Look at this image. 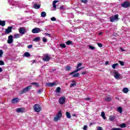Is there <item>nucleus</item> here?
Masks as SVG:
<instances>
[{
	"label": "nucleus",
	"mask_w": 130,
	"mask_h": 130,
	"mask_svg": "<svg viewBox=\"0 0 130 130\" xmlns=\"http://www.w3.org/2000/svg\"><path fill=\"white\" fill-rule=\"evenodd\" d=\"M121 7H122V8H128V7H129V3L128 2H124L121 4Z\"/></svg>",
	"instance_id": "nucleus-13"
},
{
	"label": "nucleus",
	"mask_w": 130,
	"mask_h": 130,
	"mask_svg": "<svg viewBox=\"0 0 130 130\" xmlns=\"http://www.w3.org/2000/svg\"><path fill=\"white\" fill-rule=\"evenodd\" d=\"M25 111V109L23 108H17L16 109V112L18 113H20V112H24Z\"/></svg>",
	"instance_id": "nucleus-15"
},
{
	"label": "nucleus",
	"mask_w": 130,
	"mask_h": 130,
	"mask_svg": "<svg viewBox=\"0 0 130 130\" xmlns=\"http://www.w3.org/2000/svg\"><path fill=\"white\" fill-rule=\"evenodd\" d=\"M60 92V87H58L56 90V93H59Z\"/></svg>",
	"instance_id": "nucleus-38"
},
{
	"label": "nucleus",
	"mask_w": 130,
	"mask_h": 130,
	"mask_svg": "<svg viewBox=\"0 0 130 130\" xmlns=\"http://www.w3.org/2000/svg\"><path fill=\"white\" fill-rule=\"evenodd\" d=\"M8 2L10 5V6H18V5L19 4V2H14L13 0H8Z\"/></svg>",
	"instance_id": "nucleus-8"
},
{
	"label": "nucleus",
	"mask_w": 130,
	"mask_h": 130,
	"mask_svg": "<svg viewBox=\"0 0 130 130\" xmlns=\"http://www.w3.org/2000/svg\"><path fill=\"white\" fill-rule=\"evenodd\" d=\"M120 49L122 51H125V50H124V49H123L122 48H120Z\"/></svg>",
	"instance_id": "nucleus-59"
},
{
	"label": "nucleus",
	"mask_w": 130,
	"mask_h": 130,
	"mask_svg": "<svg viewBox=\"0 0 130 130\" xmlns=\"http://www.w3.org/2000/svg\"><path fill=\"white\" fill-rule=\"evenodd\" d=\"M41 16L43 18L46 17V13L45 12H42L41 14Z\"/></svg>",
	"instance_id": "nucleus-24"
},
{
	"label": "nucleus",
	"mask_w": 130,
	"mask_h": 130,
	"mask_svg": "<svg viewBox=\"0 0 130 130\" xmlns=\"http://www.w3.org/2000/svg\"><path fill=\"white\" fill-rule=\"evenodd\" d=\"M0 66H5V62L3 60H0Z\"/></svg>",
	"instance_id": "nucleus-40"
},
{
	"label": "nucleus",
	"mask_w": 130,
	"mask_h": 130,
	"mask_svg": "<svg viewBox=\"0 0 130 130\" xmlns=\"http://www.w3.org/2000/svg\"><path fill=\"white\" fill-rule=\"evenodd\" d=\"M31 88H32V86H31L30 85L25 87L22 90L21 94H23L24 93H27V92H28V91H30V90H31Z\"/></svg>",
	"instance_id": "nucleus-6"
},
{
	"label": "nucleus",
	"mask_w": 130,
	"mask_h": 130,
	"mask_svg": "<svg viewBox=\"0 0 130 130\" xmlns=\"http://www.w3.org/2000/svg\"><path fill=\"white\" fill-rule=\"evenodd\" d=\"M8 44H12L14 42V39H13V36L11 35L8 37V40L7 41Z\"/></svg>",
	"instance_id": "nucleus-10"
},
{
	"label": "nucleus",
	"mask_w": 130,
	"mask_h": 130,
	"mask_svg": "<svg viewBox=\"0 0 130 130\" xmlns=\"http://www.w3.org/2000/svg\"><path fill=\"white\" fill-rule=\"evenodd\" d=\"M98 130H103V129H102V128L101 127L99 126L98 127Z\"/></svg>",
	"instance_id": "nucleus-57"
},
{
	"label": "nucleus",
	"mask_w": 130,
	"mask_h": 130,
	"mask_svg": "<svg viewBox=\"0 0 130 130\" xmlns=\"http://www.w3.org/2000/svg\"><path fill=\"white\" fill-rule=\"evenodd\" d=\"M43 31V30L40 29V28L35 27L31 30L32 33L34 34H37V33H40V32Z\"/></svg>",
	"instance_id": "nucleus-2"
},
{
	"label": "nucleus",
	"mask_w": 130,
	"mask_h": 130,
	"mask_svg": "<svg viewBox=\"0 0 130 130\" xmlns=\"http://www.w3.org/2000/svg\"><path fill=\"white\" fill-rule=\"evenodd\" d=\"M72 83L71 84L70 87L72 88L73 87H75V86H77V82L75 80L72 81Z\"/></svg>",
	"instance_id": "nucleus-19"
},
{
	"label": "nucleus",
	"mask_w": 130,
	"mask_h": 130,
	"mask_svg": "<svg viewBox=\"0 0 130 130\" xmlns=\"http://www.w3.org/2000/svg\"><path fill=\"white\" fill-rule=\"evenodd\" d=\"M3 54H4V51L3 50H0V57H3Z\"/></svg>",
	"instance_id": "nucleus-39"
},
{
	"label": "nucleus",
	"mask_w": 130,
	"mask_h": 130,
	"mask_svg": "<svg viewBox=\"0 0 130 130\" xmlns=\"http://www.w3.org/2000/svg\"><path fill=\"white\" fill-rule=\"evenodd\" d=\"M106 64H108V61L106 62Z\"/></svg>",
	"instance_id": "nucleus-63"
},
{
	"label": "nucleus",
	"mask_w": 130,
	"mask_h": 130,
	"mask_svg": "<svg viewBox=\"0 0 130 130\" xmlns=\"http://www.w3.org/2000/svg\"><path fill=\"white\" fill-rule=\"evenodd\" d=\"M35 2L32 3L34 4L33 8L34 9H36V10H38L39 9H40V1L39 0H34Z\"/></svg>",
	"instance_id": "nucleus-1"
},
{
	"label": "nucleus",
	"mask_w": 130,
	"mask_h": 130,
	"mask_svg": "<svg viewBox=\"0 0 130 130\" xmlns=\"http://www.w3.org/2000/svg\"><path fill=\"white\" fill-rule=\"evenodd\" d=\"M80 67H82V63H79L78 64L77 69H78V68H80Z\"/></svg>",
	"instance_id": "nucleus-50"
},
{
	"label": "nucleus",
	"mask_w": 130,
	"mask_h": 130,
	"mask_svg": "<svg viewBox=\"0 0 130 130\" xmlns=\"http://www.w3.org/2000/svg\"><path fill=\"white\" fill-rule=\"evenodd\" d=\"M18 101H19V98H16L12 100V103L15 104V103H18Z\"/></svg>",
	"instance_id": "nucleus-16"
},
{
	"label": "nucleus",
	"mask_w": 130,
	"mask_h": 130,
	"mask_svg": "<svg viewBox=\"0 0 130 130\" xmlns=\"http://www.w3.org/2000/svg\"><path fill=\"white\" fill-rule=\"evenodd\" d=\"M72 116L75 117L76 116V115L75 114H72Z\"/></svg>",
	"instance_id": "nucleus-62"
},
{
	"label": "nucleus",
	"mask_w": 130,
	"mask_h": 130,
	"mask_svg": "<svg viewBox=\"0 0 130 130\" xmlns=\"http://www.w3.org/2000/svg\"><path fill=\"white\" fill-rule=\"evenodd\" d=\"M44 35H46V36H48V37H51V35L49 34H47V33H45Z\"/></svg>",
	"instance_id": "nucleus-45"
},
{
	"label": "nucleus",
	"mask_w": 130,
	"mask_h": 130,
	"mask_svg": "<svg viewBox=\"0 0 130 130\" xmlns=\"http://www.w3.org/2000/svg\"><path fill=\"white\" fill-rule=\"evenodd\" d=\"M46 86L47 87H53V86H56V83L53 82V83H47L46 84Z\"/></svg>",
	"instance_id": "nucleus-14"
},
{
	"label": "nucleus",
	"mask_w": 130,
	"mask_h": 130,
	"mask_svg": "<svg viewBox=\"0 0 130 130\" xmlns=\"http://www.w3.org/2000/svg\"><path fill=\"white\" fill-rule=\"evenodd\" d=\"M114 77L116 80H120V79H121V76H120V74L118 73V72L116 71L114 72Z\"/></svg>",
	"instance_id": "nucleus-4"
},
{
	"label": "nucleus",
	"mask_w": 130,
	"mask_h": 130,
	"mask_svg": "<svg viewBox=\"0 0 130 130\" xmlns=\"http://www.w3.org/2000/svg\"><path fill=\"white\" fill-rule=\"evenodd\" d=\"M89 47L90 49H91L92 50H94V49H95V47L92 46H89Z\"/></svg>",
	"instance_id": "nucleus-46"
},
{
	"label": "nucleus",
	"mask_w": 130,
	"mask_h": 130,
	"mask_svg": "<svg viewBox=\"0 0 130 130\" xmlns=\"http://www.w3.org/2000/svg\"><path fill=\"white\" fill-rule=\"evenodd\" d=\"M82 3H84V4H86L87 3V0H81Z\"/></svg>",
	"instance_id": "nucleus-54"
},
{
	"label": "nucleus",
	"mask_w": 130,
	"mask_h": 130,
	"mask_svg": "<svg viewBox=\"0 0 130 130\" xmlns=\"http://www.w3.org/2000/svg\"><path fill=\"white\" fill-rule=\"evenodd\" d=\"M67 46H66V44H60V47L61 48H66Z\"/></svg>",
	"instance_id": "nucleus-35"
},
{
	"label": "nucleus",
	"mask_w": 130,
	"mask_h": 130,
	"mask_svg": "<svg viewBox=\"0 0 130 130\" xmlns=\"http://www.w3.org/2000/svg\"><path fill=\"white\" fill-rule=\"evenodd\" d=\"M66 102V97L62 96L59 100V103L60 104H63Z\"/></svg>",
	"instance_id": "nucleus-12"
},
{
	"label": "nucleus",
	"mask_w": 130,
	"mask_h": 130,
	"mask_svg": "<svg viewBox=\"0 0 130 130\" xmlns=\"http://www.w3.org/2000/svg\"><path fill=\"white\" fill-rule=\"evenodd\" d=\"M101 34H102V32H100L99 33V35H101Z\"/></svg>",
	"instance_id": "nucleus-64"
},
{
	"label": "nucleus",
	"mask_w": 130,
	"mask_h": 130,
	"mask_svg": "<svg viewBox=\"0 0 130 130\" xmlns=\"http://www.w3.org/2000/svg\"><path fill=\"white\" fill-rule=\"evenodd\" d=\"M40 40V37H37L35 38L33 40V41H36V42L39 41Z\"/></svg>",
	"instance_id": "nucleus-36"
},
{
	"label": "nucleus",
	"mask_w": 130,
	"mask_h": 130,
	"mask_svg": "<svg viewBox=\"0 0 130 130\" xmlns=\"http://www.w3.org/2000/svg\"><path fill=\"white\" fill-rule=\"evenodd\" d=\"M73 78H77V77H80V74L76 73L75 74H73Z\"/></svg>",
	"instance_id": "nucleus-34"
},
{
	"label": "nucleus",
	"mask_w": 130,
	"mask_h": 130,
	"mask_svg": "<svg viewBox=\"0 0 130 130\" xmlns=\"http://www.w3.org/2000/svg\"><path fill=\"white\" fill-rule=\"evenodd\" d=\"M23 56H25V57H29V56H30V53L26 52L24 54Z\"/></svg>",
	"instance_id": "nucleus-27"
},
{
	"label": "nucleus",
	"mask_w": 130,
	"mask_h": 130,
	"mask_svg": "<svg viewBox=\"0 0 130 130\" xmlns=\"http://www.w3.org/2000/svg\"><path fill=\"white\" fill-rule=\"evenodd\" d=\"M14 38H20L21 37V35L20 34H16L14 36Z\"/></svg>",
	"instance_id": "nucleus-33"
},
{
	"label": "nucleus",
	"mask_w": 130,
	"mask_h": 130,
	"mask_svg": "<svg viewBox=\"0 0 130 130\" xmlns=\"http://www.w3.org/2000/svg\"><path fill=\"white\" fill-rule=\"evenodd\" d=\"M3 72V69L2 68H0V73H2Z\"/></svg>",
	"instance_id": "nucleus-60"
},
{
	"label": "nucleus",
	"mask_w": 130,
	"mask_h": 130,
	"mask_svg": "<svg viewBox=\"0 0 130 130\" xmlns=\"http://www.w3.org/2000/svg\"><path fill=\"white\" fill-rule=\"evenodd\" d=\"M43 42L46 43L47 42V39L45 38H43Z\"/></svg>",
	"instance_id": "nucleus-43"
},
{
	"label": "nucleus",
	"mask_w": 130,
	"mask_h": 130,
	"mask_svg": "<svg viewBox=\"0 0 130 130\" xmlns=\"http://www.w3.org/2000/svg\"><path fill=\"white\" fill-rule=\"evenodd\" d=\"M12 29H13V27L9 26L7 28L5 29V34H10L12 32Z\"/></svg>",
	"instance_id": "nucleus-11"
},
{
	"label": "nucleus",
	"mask_w": 130,
	"mask_h": 130,
	"mask_svg": "<svg viewBox=\"0 0 130 130\" xmlns=\"http://www.w3.org/2000/svg\"><path fill=\"white\" fill-rule=\"evenodd\" d=\"M117 111L120 113H122V108L121 107H119L117 108Z\"/></svg>",
	"instance_id": "nucleus-20"
},
{
	"label": "nucleus",
	"mask_w": 130,
	"mask_h": 130,
	"mask_svg": "<svg viewBox=\"0 0 130 130\" xmlns=\"http://www.w3.org/2000/svg\"><path fill=\"white\" fill-rule=\"evenodd\" d=\"M43 60H44V61H49V60H50V56L48 54H45Z\"/></svg>",
	"instance_id": "nucleus-9"
},
{
	"label": "nucleus",
	"mask_w": 130,
	"mask_h": 130,
	"mask_svg": "<svg viewBox=\"0 0 130 130\" xmlns=\"http://www.w3.org/2000/svg\"><path fill=\"white\" fill-rule=\"evenodd\" d=\"M51 20L52 21H56V18H55V17H52V18H51Z\"/></svg>",
	"instance_id": "nucleus-52"
},
{
	"label": "nucleus",
	"mask_w": 130,
	"mask_h": 130,
	"mask_svg": "<svg viewBox=\"0 0 130 130\" xmlns=\"http://www.w3.org/2000/svg\"><path fill=\"white\" fill-rule=\"evenodd\" d=\"M66 116L67 118H71V117H72L71 116V113H70L69 112H66Z\"/></svg>",
	"instance_id": "nucleus-23"
},
{
	"label": "nucleus",
	"mask_w": 130,
	"mask_h": 130,
	"mask_svg": "<svg viewBox=\"0 0 130 130\" xmlns=\"http://www.w3.org/2000/svg\"><path fill=\"white\" fill-rule=\"evenodd\" d=\"M0 26H2V27L6 26V21L0 20Z\"/></svg>",
	"instance_id": "nucleus-18"
},
{
	"label": "nucleus",
	"mask_w": 130,
	"mask_h": 130,
	"mask_svg": "<svg viewBox=\"0 0 130 130\" xmlns=\"http://www.w3.org/2000/svg\"><path fill=\"white\" fill-rule=\"evenodd\" d=\"M30 85H34L36 87H39V84H38V83L36 82H32L30 83Z\"/></svg>",
	"instance_id": "nucleus-31"
},
{
	"label": "nucleus",
	"mask_w": 130,
	"mask_h": 130,
	"mask_svg": "<svg viewBox=\"0 0 130 130\" xmlns=\"http://www.w3.org/2000/svg\"><path fill=\"white\" fill-rule=\"evenodd\" d=\"M66 44L67 45H73V42H72L71 41H68L66 42Z\"/></svg>",
	"instance_id": "nucleus-26"
},
{
	"label": "nucleus",
	"mask_w": 130,
	"mask_h": 130,
	"mask_svg": "<svg viewBox=\"0 0 130 130\" xmlns=\"http://www.w3.org/2000/svg\"><path fill=\"white\" fill-rule=\"evenodd\" d=\"M64 8V6H62L60 7V10H63Z\"/></svg>",
	"instance_id": "nucleus-55"
},
{
	"label": "nucleus",
	"mask_w": 130,
	"mask_h": 130,
	"mask_svg": "<svg viewBox=\"0 0 130 130\" xmlns=\"http://www.w3.org/2000/svg\"><path fill=\"white\" fill-rule=\"evenodd\" d=\"M101 116L103 117L104 119H106V117H105V113H104V112H102Z\"/></svg>",
	"instance_id": "nucleus-29"
},
{
	"label": "nucleus",
	"mask_w": 130,
	"mask_h": 130,
	"mask_svg": "<svg viewBox=\"0 0 130 130\" xmlns=\"http://www.w3.org/2000/svg\"><path fill=\"white\" fill-rule=\"evenodd\" d=\"M43 92V89H40L38 91V92L40 94L41 92Z\"/></svg>",
	"instance_id": "nucleus-49"
},
{
	"label": "nucleus",
	"mask_w": 130,
	"mask_h": 130,
	"mask_svg": "<svg viewBox=\"0 0 130 130\" xmlns=\"http://www.w3.org/2000/svg\"><path fill=\"white\" fill-rule=\"evenodd\" d=\"M98 45L99 47H102V44H101V43H98Z\"/></svg>",
	"instance_id": "nucleus-53"
},
{
	"label": "nucleus",
	"mask_w": 130,
	"mask_h": 130,
	"mask_svg": "<svg viewBox=\"0 0 130 130\" xmlns=\"http://www.w3.org/2000/svg\"><path fill=\"white\" fill-rule=\"evenodd\" d=\"M59 119L60 118L57 116H56L55 117H54V121H57L58 120H59Z\"/></svg>",
	"instance_id": "nucleus-37"
},
{
	"label": "nucleus",
	"mask_w": 130,
	"mask_h": 130,
	"mask_svg": "<svg viewBox=\"0 0 130 130\" xmlns=\"http://www.w3.org/2000/svg\"><path fill=\"white\" fill-rule=\"evenodd\" d=\"M82 75H86V73L85 72L82 73Z\"/></svg>",
	"instance_id": "nucleus-61"
},
{
	"label": "nucleus",
	"mask_w": 130,
	"mask_h": 130,
	"mask_svg": "<svg viewBox=\"0 0 130 130\" xmlns=\"http://www.w3.org/2000/svg\"><path fill=\"white\" fill-rule=\"evenodd\" d=\"M84 68V67H82V68H77L78 69V70H79V71H81V70H82V69H83Z\"/></svg>",
	"instance_id": "nucleus-58"
},
{
	"label": "nucleus",
	"mask_w": 130,
	"mask_h": 130,
	"mask_svg": "<svg viewBox=\"0 0 130 130\" xmlns=\"http://www.w3.org/2000/svg\"><path fill=\"white\" fill-rule=\"evenodd\" d=\"M110 21L111 22H115V21L118 20V14L112 16L110 18Z\"/></svg>",
	"instance_id": "nucleus-5"
},
{
	"label": "nucleus",
	"mask_w": 130,
	"mask_h": 130,
	"mask_svg": "<svg viewBox=\"0 0 130 130\" xmlns=\"http://www.w3.org/2000/svg\"><path fill=\"white\" fill-rule=\"evenodd\" d=\"M91 99V98H84V100H86V101H89Z\"/></svg>",
	"instance_id": "nucleus-51"
},
{
	"label": "nucleus",
	"mask_w": 130,
	"mask_h": 130,
	"mask_svg": "<svg viewBox=\"0 0 130 130\" xmlns=\"http://www.w3.org/2000/svg\"><path fill=\"white\" fill-rule=\"evenodd\" d=\"M66 71H71V67H70L67 66V67H66Z\"/></svg>",
	"instance_id": "nucleus-44"
},
{
	"label": "nucleus",
	"mask_w": 130,
	"mask_h": 130,
	"mask_svg": "<svg viewBox=\"0 0 130 130\" xmlns=\"http://www.w3.org/2000/svg\"><path fill=\"white\" fill-rule=\"evenodd\" d=\"M111 98L109 97L105 99L106 101H111Z\"/></svg>",
	"instance_id": "nucleus-48"
},
{
	"label": "nucleus",
	"mask_w": 130,
	"mask_h": 130,
	"mask_svg": "<svg viewBox=\"0 0 130 130\" xmlns=\"http://www.w3.org/2000/svg\"><path fill=\"white\" fill-rule=\"evenodd\" d=\"M111 130H122L120 128H113Z\"/></svg>",
	"instance_id": "nucleus-47"
},
{
	"label": "nucleus",
	"mask_w": 130,
	"mask_h": 130,
	"mask_svg": "<svg viewBox=\"0 0 130 130\" xmlns=\"http://www.w3.org/2000/svg\"><path fill=\"white\" fill-rule=\"evenodd\" d=\"M128 91H129V90L126 87L124 88L122 90V92L125 93H128Z\"/></svg>",
	"instance_id": "nucleus-21"
},
{
	"label": "nucleus",
	"mask_w": 130,
	"mask_h": 130,
	"mask_svg": "<svg viewBox=\"0 0 130 130\" xmlns=\"http://www.w3.org/2000/svg\"><path fill=\"white\" fill-rule=\"evenodd\" d=\"M118 63H115V64H113L112 66V68H113V69H115V68H116V67H118Z\"/></svg>",
	"instance_id": "nucleus-32"
},
{
	"label": "nucleus",
	"mask_w": 130,
	"mask_h": 130,
	"mask_svg": "<svg viewBox=\"0 0 130 130\" xmlns=\"http://www.w3.org/2000/svg\"><path fill=\"white\" fill-rule=\"evenodd\" d=\"M110 121H113L115 119V116H110L109 118Z\"/></svg>",
	"instance_id": "nucleus-22"
},
{
	"label": "nucleus",
	"mask_w": 130,
	"mask_h": 130,
	"mask_svg": "<svg viewBox=\"0 0 130 130\" xmlns=\"http://www.w3.org/2000/svg\"><path fill=\"white\" fill-rule=\"evenodd\" d=\"M83 129H84V130L88 129V126H87L86 125H84L83 126Z\"/></svg>",
	"instance_id": "nucleus-42"
},
{
	"label": "nucleus",
	"mask_w": 130,
	"mask_h": 130,
	"mask_svg": "<svg viewBox=\"0 0 130 130\" xmlns=\"http://www.w3.org/2000/svg\"><path fill=\"white\" fill-rule=\"evenodd\" d=\"M34 109L36 112H39V111L41 110V108L40 107V105H39V104H37L34 105Z\"/></svg>",
	"instance_id": "nucleus-3"
},
{
	"label": "nucleus",
	"mask_w": 130,
	"mask_h": 130,
	"mask_svg": "<svg viewBox=\"0 0 130 130\" xmlns=\"http://www.w3.org/2000/svg\"><path fill=\"white\" fill-rule=\"evenodd\" d=\"M19 32L20 34H21V35H24V34H25V33H26L27 31L26 30V28L24 27H20L19 29Z\"/></svg>",
	"instance_id": "nucleus-7"
},
{
	"label": "nucleus",
	"mask_w": 130,
	"mask_h": 130,
	"mask_svg": "<svg viewBox=\"0 0 130 130\" xmlns=\"http://www.w3.org/2000/svg\"><path fill=\"white\" fill-rule=\"evenodd\" d=\"M56 3H58V1H54L53 2V8H54V11H55L56 9Z\"/></svg>",
	"instance_id": "nucleus-17"
},
{
	"label": "nucleus",
	"mask_w": 130,
	"mask_h": 130,
	"mask_svg": "<svg viewBox=\"0 0 130 130\" xmlns=\"http://www.w3.org/2000/svg\"><path fill=\"white\" fill-rule=\"evenodd\" d=\"M32 45H29L27 46V48H32Z\"/></svg>",
	"instance_id": "nucleus-56"
},
{
	"label": "nucleus",
	"mask_w": 130,
	"mask_h": 130,
	"mask_svg": "<svg viewBox=\"0 0 130 130\" xmlns=\"http://www.w3.org/2000/svg\"><path fill=\"white\" fill-rule=\"evenodd\" d=\"M119 62L121 66H122V67H123V66H124V62H123V61H119Z\"/></svg>",
	"instance_id": "nucleus-41"
},
{
	"label": "nucleus",
	"mask_w": 130,
	"mask_h": 130,
	"mask_svg": "<svg viewBox=\"0 0 130 130\" xmlns=\"http://www.w3.org/2000/svg\"><path fill=\"white\" fill-rule=\"evenodd\" d=\"M56 116H57L59 118H60L62 116V114L60 112H59L57 114Z\"/></svg>",
	"instance_id": "nucleus-28"
},
{
	"label": "nucleus",
	"mask_w": 130,
	"mask_h": 130,
	"mask_svg": "<svg viewBox=\"0 0 130 130\" xmlns=\"http://www.w3.org/2000/svg\"><path fill=\"white\" fill-rule=\"evenodd\" d=\"M119 127H122V128L126 127V125L125 124V123H122V124H120Z\"/></svg>",
	"instance_id": "nucleus-30"
},
{
	"label": "nucleus",
	"mask_w": 130,
	"mask_h": 130,
	"mask_svg": "<svg viewBox=\"0 0 130 130\" xmlns=\"http://www.w3.org/2000/svg\"><path fill=\"white\" fill-rule=\"evenodd\" d=\"M78 72H79V70L77 69L75 71H74L73 72L69 73V75L70 76H71L72 75H74V74H75V73H78Z\"/></svg>",
	"instance_id": "nucleus-25"
}]
</instances>
